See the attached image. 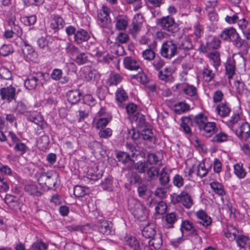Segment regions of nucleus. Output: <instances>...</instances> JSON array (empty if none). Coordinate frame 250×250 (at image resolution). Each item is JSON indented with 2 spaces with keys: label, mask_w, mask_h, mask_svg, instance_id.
<instances>
[{
  "label": "nucleus",
  "mask_w": 250,
  "mask_h": 250,
  "mask_svg": "<svg viewBox=\"0 0 250 250\" xmlns=\"http://www.w3.org/2000/svg\"><path fill=\"white\" fill-rule=\"evenodd\" d=\"M234 87L237 92L240 94L247 95L248 93V90L245 87V84L241 81H236L234 83Z\"/></svg>",
  "instance_id": "4c0bfd02"
},
{
  "label": "nucleus",
  "mask_w": 250,
  "mask_h": 250,
  "mask_svg": "<svg viewBox=\"0 0 250 250\" xmlns=\"http://www.w3.org/2000/svg\"><path fill=\"white\" fill-rule=\"evenodd\" d=\"M242 122H243V119L240 115L237 114L231 116V118L228 121V124L229 126H233L237 124L240 125Z\"/></svg>",
  "instance_id": "09e8293b"
},
{
  "label": "nucleus",
  "mask_w": 250,
  "mask_h": 250,
  "mask_svg": "<svg viewBox=\"0 0 250 250\" xmlns=\"http://www.w3.org/2000/svg\"><path fill=\"white\" fill-rule=\"evenodd\" d=\"M214 76V73L209 68L208 65L205 66L203 69V77L205 81L210 82Z\"/></svg>",
  "instance_id": "7c9ffc66"
},
{
  "label": "nucleus",
  "mask_w": 250,
  "mask_h": 250,
  "mask_svg": "<svg viewBox=\"0 0 250 250\" xmlns=\"http://www.w3.org/2000/svg\"><path fill=\"white\" fill-rule=\"evenodd\" d=\"M81 93L79 90H71L67 94V99L72 104L77 103L80 100Z\"/></svg>",
  "instance_id": "cd10ccee"
},
{
  "label": "nucleus",
  "mask_w": 250,
  "mask_h": 250,
  "mask_svg": "<svg viewBox=\"0 0 250 250\" xmlns=\"http://www.w3.org/2000/svg\"><path fill=\"white\" fill-rule=\"evenodd\" d=\"M159 158L154 153L148 155L146 162L150 165H155L159 162Z\"/></svg>",
  "instance_id": "0e129e2a"
},
{
  "label": "nucleus",
  "mask_w": 250,
  "mask_h": 250,
  "mask_svg": "<svg viewBox=\"0 0 250 250\" xmlns=\"http://www.w3.org/2000/svg\"><path fill=\"white\" fill-rule=\"evenodd\" d=\"M234 172L236 176L240 179L244 178L247 174L246 171L243 168L242 163H237L233 166Z\"/></svg>",
  "instance_id": "c85d7f7f"
},
{
  "label": "nucleus",
  "mask_w": 250,
  "mask_h": 250,
  "mask_svg": "<svg viewBox=\"0 0 250 250\" xmlns=\"http://www.w3.org/2000/svg\"><path fill=\"white\" fill-rule=\"evenodd\" d=\"M43 76V74L42 72H38L35 75H32L28 76L24 82L25 86L29 90L35 89L37 85L38 78Z\"/></svg>",
  "instance_id": "9b49d317"
},
{
  "label": "nucleus",
  "mask_w": 250,
  "mask_h": 250,
  "mask_svg": "<svg viewBox=\"0 0 250 250\" xmlns=\"http://www.w3.org/2000/svg\"><path fill=\"white\" fill-rule=\"evenodd\" d=\"M4 200L5 203L14 210L20 209L21 204L19 201L18 197L7 194L6 195Z\"/></svg>",
  "instance_id": "f8f14e48"
},
{
  "label": "nucleus",
  "mask_w": 250,
  "mask_h": 250,
  "mask_svg": "<svg viewBox=\"0 0 250 250\" xmlns=\"http://www.w3.org/2000/svg\"><path fill=\"white\" fill-rule=\"evenodd\" d=\"M165 219L167 224V227L168 228H172L173 224L177 220V216L175 213L171 212L166 215Z\"/></svg>",
  "instance_id": "79ce46f5"
},
{
  "label": "nucleus",
  "mask_w": 250,
  "mask_h": 250,
  "mask_svg": "<svg viewBox=\"0 0 250 250\" xmlns=\"http://www.w3.org/2000/svg\"><path fill=\"white\" fill-rule=\"evenodd\" d=\"M65 250H86L84 248L76 244H67L65 246Z\"/></svg>",
  "instance_id": "774afa93"
},
{
  "label": "nucleus",
  "mask_w": 250,
  "mask_h": 250,
  "mask_svg": "<svg viewBox=\"0 0 250 250\" xmlns=\"http://www.w3.org/2000/svg\"><path fill=\"white\" fill-rule=\"evenodd\" d=\"M189 109V106L185 102H179L174 105V111L177 114H182Z\"/></svg>",
  "instance_id": "72a5a7b5"
},
{
  "label": "nucleus",
  "mask_w": 250,
  "mask_h": 250,
  "mask_svg": "<svg viewBox=\"0 0 250 250\" xmlns=\"http://www.w3.org/2000/svg\"><path fill=\"white\" fill-rule=\"evenodd\" d=\"M236 242L237 246L241 248H244L250 241L249 236L244 235H239L236 238Z\"/></svg>",
  "instance_id": "e433bc0d"
},
{
  "label": "nucleus",
  "mask_w": 250,
  "mask_h": 250,
  "mask_svg": "<svg viewBox=\"0 0 250 250\" xmlns=\"http://www.w3.org/2000/svg\"><path fill=\"white\" fill-rule=\"evenodd\" d=\"M79 65L85 63L88 60L87 56L84 53H79L74 58L73 60Z\"/></svg>",
  "instance_id": "58836bf2"
},
{
  "label": "nucleus",
  "mask_w": 250,
  "mask_h": 250,
  "mask_svg": "<svg viewBox=\"0 0 250 250\" xmlns=\"http://www.w3.org/2000/svg\"><path fill=\"white\" fill-rule=\"evenodd\" d=\"M13 52V48L11 44H4L0 48V54L6 56Z\"/></svg>",
  "instance_id": "de8ad7c7"
},
{
  "label": "nucleus",
  "mask_w": 250,
  "mask_h": 250,
  "mask_svg": "<svg viewBox=\"0 0 250 250\" xmlns=\"http://www.w3.org/2000/svg\"><path fill=\"white\" fill-rule=\"evenodd\" d=\"M167 209V206L164 202H159L155 207V213L163 214L165 213Z\"/></svg>",
  "instance_id": "5fc2aeb1"
},
{
  "label": "nucleus",
  "mask_w": 250,
  "mask_h": 250,
  "mask_svg": "<svg viewBox=\"0 0 250 250\" xmlns=\"http://www.w3.org/2000/svg\"><path fill=\"white\" fill-rule=\"evenodd\" d=\"M22 52L24 57L26 59H29L30 61H33L37 57V54L34 51L33 47L28 44L26 42H24V45L22 47Z\"/></svg>",
  "instance_id": "6ab92c4d"
},
{
  "label": "nucleus",
  "mask_w": 250,
  "mask_h": 250,
  "mask_svg": "<svg viewBox=\"0 0 250 250\" xmlns=\"http://www.w3.org/2000/svg\"><path fill=\"white\" fill-rule=\"evenodd\" d=\"M56 174L54 171H47V172L42 173L38 178L39 184L41 185H44L48 180H52L56 178Z\"/></svg>",
  "instance_id": "393cba45"
},
{
  "label": "nucleus",
  "mask_w": 250,
  "mask_h": 250,
  "mask_svg": "<svg viewBox=\"0 0 250 250\" xmlns=\"http://www.w3.org/2000/svg\"><path fill=\"white\" fill-rule=\"evenodd\" d=\"M25 190L32 195L36 196L41 195V192L39 190L37 185L34 183H30L27 184L25 187Z\"/></svg>",
  "instance_id": "473e14b6"
},
{
  "label": "nucleus",
  "mask_w": 250,
  "mask_h": 250,
  "mask_svg": "<svg viewBox=\"0 0 250 250\" xmlns=\"http://www.w3.org/2000/svg\"><path fill=\"white\" fill-rule=\"evenodd\" d=\"M128 22L126 18L119 17L116 20V28L119 30H125L128 26Z\"/></svg>",
  "instance_id": "2f4dec72"
},
{
  "label": "nucleus",
  "mask_w": 250,
  "mask_h": 250,
  "mask_svg": "<svg viewBox=\"0 0 250 250\" xmlns=\"http://www.w3.org/2000/svg\"><path fill=\"white\" fill-rule=\"evenodd\" d=\"M98 229L101 233L105 235L112 234L114 232L112 223L105 220L100 222Z\"/></svg>",
  "instance_id": "4468645a"
},
{
  "label": "nucleus",
  "mask_w": 250,
  "mask_h": 250,
  "mask_svg": "<svg viewBox=\"0 0 250 250\" xmlns=\"http://www.w3.org/2000/svg\"><path fill=\"white\" fill-rule=\"evenodd\" d=\"M62 70L57 68L54 69L51 74V77L53 80L58 81L62 78L61 83H67L68 81V78L67 77H63L62 78Z\"/></svg>",
  "instance_id": "a878e982"
},
{
  "label": "nucleus",
  "mask_w": 250,
  "mask_h": 250,
  "mask_svg": "<svg viewBox=\"0 0 250 250\" xmlns=\"http://www.w3.org/2000/svg\"><path fill=\"white\" fill-rule=\"evenodd\" d=\"M209 59L212 61L213 65L217 69L220 64V54L218 52H214L208 55Z\"/></svg>",
  "instance_id": "ea45409f"
},
{
  "label": "nucleus",
  "mask_w": 250,
  "mask_h": 250,
  "mask_svg": "<svg viewBox=\"0 0 250 250\" xmlns=\"http://www.w3.org/2000/svg\"><path fill=\"white\" fill-rule=\"evenodd\" d=\"M122 80V78L119 74H112L108 79V83L110 85H117Z\"/></svg>",
  "instance_id": "8fccbe9b"
},
{
  "label": "nucleus",
  "mask_w": 250,
  "mask_h": 250,
  "mask_svg": "<svg viewBox=\"0 0 250 250\" xmlns=\"http://www.w3.org/2000/svg\"><path fill=\"white\" fill-rule=\"evenodd\" d=\"M182 90L184 93L188 97H196L197 89L192 85L188 83L184 84L182 86Z\"/></svg>",
  "instance_id": "5701e85b"
},
{
  "label": "nucleus",
  "mask_w": 250,
  "mask_h": 250,
  "mask_svg": "<svg viewBox=\"0 0 250 250\" xmlns=\"http://www.w3.org/2000/svg\"><path fill=\"white\" fill-rule=\"evenodd\" d=\"M22 20V21L26 25H33L37 21L36 17L35 15L23 17Z\"/></svg>",
  "instance_id": "e2e57ef3"
},
{
  "label": "nucleus",
  "mask_w": 250,
  "mask_h": 250,
  "mask_svg": "<svg viewBox=\"0 0 250 250\" xmlns=\"http://www.w3.org/2000/svg\"><path fill=\"white\" fill-rule=\"evenodd\" d=\"M229 137V135L226 133L221 131L214 136L213 140L218 143H222L227 141Z\"/></svg>",
  "instance_id": "a18cd8bd"
},
{
  "label": "nucleus",
  "mask_w": 250,
  "mask_h": 250,
  "mask_svg": "<svg viewBox=\"0 0 250 250\" xmlns=\"http://www.w3.org/2000/svg\"><path fill=\"white\" fill-rule=\"evenodd\" d=\"M220 36L225 41H233L235 40L238 41L240 39L239 35L232 27L225 28L221 33Z\"/></svg>",
  "instance_id": "6e6552de"
},
{
  "label": "nucleus",
  "mask_w": 250,
  "mask_h": 250,
  "mask_svg": "<svg viewBox=\"0 0 250 250\" xmlns=\"http://www.w3.org/2000/svg\"><path fill=\"white\" fill-rule=\"evenodd\" d=\"M110 22V20L109 16H104V15L98 13V23L103 27H107Z\"/></svg>",
  "instance_id": "c9c22d12"
},
{
  "label": "nucleus",
  "mask_w": 250,
  "mask_h": 250,
  "mask_svg": "<svg viewBox=\"0 0 250 250\" xmlns=\"http://www.w3.org/2000/svg\"><path fill=\"white\" fill-rule=\"evenodd\" d=\"M65 22L59 16H55L50 25V28L56 31L63 27Z\"/></svg>",
  "instance_id": "412c9836"
},
{
  "label": "nucleus",
  "mask_w": 250,
  "mask_h": 250,
  "mask_svg": "<svg viewBox=\"0 0 250 250\" xmlns=\"http://www.w3.org/2000/svg\"><path fill=\"white\" fill-rule=\"evenodd\" d=\"M99 75L97 71L95 70L89 69L85 72V75L84 76L85 79L87 81H94L98 79Z\"/></svg>",
  "instance_id": "c03bdc74"
},
{
  "label": "nucleus",
  "mask_w": 250,
  "mask_h": 250,
  "mask_svg": "<svg viewBox=\"0 0 250 250\" xmlns=\"http://www.w3.org/2000/svg\"><path fill=\"white\" fill-rule=\"evenodd\" d=\"M169 181L168 174L166 171L165 168H163L160 173V182L163 185H167Z\"/></svg>",
  "instance_id": "6e6d98bb"
},
{
  "label": "nucleus",
  "mask_w": 250,
  "mask_h": 250,
  "mask_svg": "<svg viewBox=\"0 0 250 250\" xmlns=\"http://www.w3.org/2000/svg\"><path fill=\"white\" fill-rule=\"evenodd\" d=\"M208 169L205 166L204 162L199 163L197 167V175L201 177H205L208 173Z\"/></svg>",
  "instance_id": "49530a36"
},
{
  "label": "nucleus",
  "mask_w": 250,
  "mask_h": 250,
  "mask_svg": "<svg viewBox=\"0 0 250 250\" xmlns=\"http://www.w3.org/2000/svg\"><path fill=\"white\" fill-rule=\"evenodd\" d=\"M235 133L239 138L247 140L250 137V125L247 122H242L236 129Z\"/></svg>",
  "instance_id": "0eeeda50"
},
{
  "label": "nucleus",
  "mask_w": 250,
  "mask_h": 250,
  "mask_svg": "<svg viewBox=\"0 0 250 250\" xmlns=\"http://www.w3.org/2000/svg\"><path fill=\"white\" fill-rule=\"evenodd\" d=\"M90 37L89 33L84 29H80L75 34L74 41L77 44L87 41Z\"/></svg>",
  "instance_id": "2eb2a0df"
},
{
  "label": "nucleus",
  "mask_w": 250,
  "mask_h": 250,
  "mask_svg": "<svg viewBox=\"0 0 250 250\" xmlns=\"http://www.w3.org/2000/svg\"><path fill=\"white\" fill-rule=\"evenodd\" d=\"M126 2L129 4L133 5V10L137 11L143 6L142 0H125Z\"/></svg>",
  "instance_id": "bf43d9fd"
},
{
  "label": "nucleus",
  "mask_w": 250,
  "mask_h": 250,
  "mask_svg": "<svg viewBox=\"0 0 250 250\" xmlns=\"http://www.w3.org/2000/svg\"><path fill=\"white\" fill-rule=\"evenodd\" d=\"M194 122L198 125L200 129L208 122L207 116L203 113H200L194 117Z\"/></svg>",
  "instance_id": "c756f323"
},
{
  "label": "nucleus",
  "mask_w": 250,
  "mask_h": 250,
  "mask_svg": "<svg viewBox=\"0 0 250 250\" xmlns=\"http://www.w3.org/2000/svg\"><path fill=\"white\" fill-rule=\"evenodd\" d=\"M195 215L199 220V223L203 226L207 227L211 224L212 222L211 217L203 209H200L196 212Z\"/></svg>",
  "instance_id": "ddd939ff"
},
{
  "label": "nucleus",
  "mask_w": 250,
  "mask_h": 250,
  "mask_svg": "<svg viewBox=\"0 0 250 250\" xmlns=\"http://www.w3.org/2000/svg\"><path fill=\"white\" fill-rule=\"evenodd\" d=\"M157 24L164 29L173 32L177 26L173 19L169 16L163 17L157 20Z\"/></svg>",
  "instance_id": "39448f33"
},
{
  "label": "nucleus",
  "mask_w": 250,
  "mask_h": 250,
  "mask_svg": "<svg viewBox=\"0 0 250 250\" xmlns=\"http://www.w3.org/2000/svg\"><path fill=\"white\" fill-rule=\"evenodd\" d=\"M117 157L119 161L122 162L123 163L127 162L130 160L129 155L124 152H120L117 153Z\"/></svg>",
  "instance_id": "338daca9"
},
{
  "label": "nucleus",
  "mask_w": 250,
  "mask_h": 250,
  "mask_svg": "<svg viewBox=\"0 0 250 250\" xmlns=\"http://www.w3.org/2000/svg\"><path fill=\"white\" fill-rule=\"evenodd\" d=\"M124 64L126 69L130 70H136L140 68L139 62L130 57H125L124 59Z\"/></svg>",
  "instance_id": "dca6fc26"
},
{
  "label": "nucleus",
  "mask_w": 250,
  "mask_h": 250,
  "mask_svg": "<svg viewBox=\"0 0 250 250\" xmlns=\"http://www.w3.org/2000/svg\"><path fill=\"white\" fill-rule=\"evenodd\" d=\"M134 169L138 172L144 173L148 169L147 163L145 161H139L135 164Z\"/></svg>",
  "instance_id": "37998d69"
},
{
  "label": "nucleus",
  "mask_w": 250,
  "mask_h": 250,
  "mask_svg": "<svg viewBox=\"0 0 250 250\" xmlns=\"http://www.w3.org/2000/svg\"><path fill=\"white\" fill-rule=\"evenodd\" d=\"M217 113L221 117L228 116L230 112V108L226 103L220 104L216 108Z\"/></svg>",
  "instance_id": "b1692460"
},
{
  "label": "nucleus",
  "mask_w": 250,
  "mask_h": 250,
  "mask_svg": "<svg viewBox=\"0 0 250 250\" xmlns=\"http://www.w3.org/2000/svg\"><path fill=\"white\" fill-rule=\"evenodd\" d=\"M159 173V169L155 167H151L148 168L147 174L151 179H155L157 178Z\"/></svg>",
  "instance_id": "3c124183"
},
{
  "label": "nucleus",
  "mask_w": 250,
  "mask_h": 250,
  "mask_svg": "<svg viewBox=\"0 0 250 250\" xmlns=\"http://www.w3.org/2000/svg\"><path fill=\"white\" fill-rule=\"evenodd\" d=\"M210 186L213 191L220 196H223L226 194V191L224 186L218 182L210 183Z\"/></svg>",
  "instance_id": "bb28decb"
},
{
  "label": "nucleus",
  "mask_w": 250,
  "mask_h": 250,
  "mask_svg": "<svg viewBox=\"0 0 250 250\" xmlns=\"http://www.w3.org/2000/svg\"><path fill=\"white\" fill-rule=\"evenodd\" d=\"M179 46L181 48L183 49H189L192 48L191 41L187 38L181 40Z\"/></svg>",
  "instance_id": "4d7b16f0"
},
{
  "label": "nucleus",
  "mask_w": 250,
  "mask_h": 250,
  "mask_svg": "<svg viewBox=\"0 0 250 250\" xmlns=\"http://www.w3.org/2000/svg\"><path fill=\"white\" fill-rule=\"evenodd\" d=\"M128 207L133 215L138 219L146 216L148 211L139 202L134 199H130L128 201Z\"/></svg>",
  "instance_id": "f257e3e1"
},
{
  "label": "nucleus",
  "mask_w": 250,
  "mask_h": 250,
  "mask_svg": "<svg viewBox=\"0 0 250 250\" xmlns=\"http://www.w3.org/2000/svg\"><path fill=\"white\" fill-rule=\"evenodd\" d=\"M128 96L125 90L121 87L118 88L115 92V99L118 105L121 106L122 104L128 100Z\"/></svg>",
  "instance_id": "a211bd4d"
},
{
  "label": "nucleus",
  "mask_w": 250,
  "mask_h": 250,
  "mask_svg": "<svg viewBox=\"0 0 250 250\" xmlns=\"http://www.w3.org/2000/svg\"><path fill=\"white\" fill-rule=\"evenodd\" d=\"M111 119V117H95L93 121V125L98 129L103 128L107 125Z\"/></svg>",
  "instance_id": "f3484780"
},
{
  "label": "nucleus",
  "mask_w": 250,
  "mask_h": 250,
  "mask_svg": "<svg viewBox=\"0 0 250 250\" xmlns=\"http://www.w3.org/2000/svg\"><path fill=\"white\" fill-rule=\"evenodd\" d=\"M162 244V241L160 236L153 238L152 239L149 241V245L153 246L155 249H160Z\"/></svg>",
  "instance_id": "13d9d810"
},
{
  "label": "nucleus",
  "mask_w": 250,
  "mask_h": 250,
  "mask_svg": "<svg viewBox=\"0 0 250 250\" xmlns=\"http://www.w3.org/2000/svg\"><path fill=\"white\" fill-rule=\"evenodd\" d=\"M177 45L172 41H167L163 43L161 50L163 57L170 59L177 54Z\"/></svg>",
  "instance_id": "20e7f679"
},
{
  "label": "nucleus",
  "mask_w": 250,
  "mask_h": 250,
  "mask_svg": "<svg viewBox=\"0 0 250 250\" xmlns=\"http://www.w3.org/2000/svg\"><path fill=\"white\" fill-rule=\"evenodd\" d=\"M67 53L70 56L71 59L73 60L79 53V49L73 44L68 43L66 47Z\"/></svg>",
  "instance_id": "a19ab883"
},
{
  "label": "nucleus",
  "mask_w": 250,
  "mask_h": 250,
  "mask_svg": "<svg viewBox=\"0 0 250 250\" xmlns=\"http://www.w3.org/2000/svg\"><path fill=\"white\" fill-rule=\"evenodd\" d=\"M0 174L2 176L14 177L15 172H14L8 166L3 165L0 166Z\"/></svg>",
  "instance_id": "f704fd0d"
},
{
  "label": "nucleus",
  "mask_w": 250,
  "mask_h": 250,
  "mask_svg": "<svg viewBox=\"0 0 250 250\" xmlns=\"http://www.w3.org/2000/svg\"><path fill=\"white\" fill-rule=\"evenodd\" d=\"M86 189L85 187L76 186L74 188V194L78 197H83L86 194Z\"/></svg>",
  "instance_id": "864d4df0"
},
{
  "label": "nucleus",
  "mask_w": 250,
  "mask_h": 250,
  "mask_svg": "<svg viewBox=\"0 0 250 250\" xmlns=\"http://www.w3.org/2000/svg\"><path fill=\"white\" fill-rule=\"evenodd\" d=\"M216 128V125L214 122H208L203 126L202 129L207 133H211L214 132Z\"/></svg>",
  "instance_id": "603ef678"
},
{
  "label": "nucleus",
  "mask_w": 250,
  "mask_h": 250,
  "mask_svg": "<svg viewBox=\"0 0 250 250\" xmlns=\"http://www.w3.org/2000/svg\"><path fill=\"white\" fill-rule=\"evenodd\" d=\"M236 60L239 61L243 65H245V58L241 54H234L232 57L228 58L226 64V71L229 79L231 78L235 73Z\"/></svg>",
  "instance_id": "7ed1b4c3"
},
{
  "label": "nucleus",
  "mask_w": 250,
  "mask_h": 250,
  "mask_svg": "<svg viewBox=\"0 0 250 250\" xmlns=\"http://www.w3.org/2000/svg\"><path fill=\"white\" fill-rule=\"evenodd\" d=\"M155 234V226L154 224H147L142 230V235L146 238H153Z\"/></svg>",
  "instance_id": "4be33fe9"
},
{
  "label": "nucleus",
  "mask_w": 250,
  "mask_h": 250,
  "mask_svg": "<svg viewBox=\"0 0 250 250\" xmlns=\"http://www.w3.org/2000/svg\"><path fill=\"white\" fill-rule=\"evenodd\" d=\"M238 233V230L233 226L228 225L224 229V234L230 241L234 240Z\"/></svg>",
  "instance_id": "aec40b11"
},
{
  "label": "nucleus",
  "mask_w": 250,
  "mask_h": 250,
  "mask_svg": "<svg viewBox=\"0 0 250 250\" xmlns=\"http://www.w3.org/2000/svg\"><path fill=\"white\" fill-rule=\"evenodd\" d=\"M112 134V130L109 128H106L100 130L99 132V136L100 138L107 139L111 136Z\"/></svg>",
  "instance_id": "680f3d73"
},
{
  "label": "nucleus",
  "mask_w": 250,
  "mask_h": 250,
  "mask_svg": "<svg viewBox=\"0 0 250 250\" xmlns=\"http://www.w3.org/2000/svg\"><path fill=\"white\" fill-rule=\"evenodd\" d=\"M144 22V18L142 15L136 14L132 21V28L131 32L133 36L137 34L141 29L142 24Z\"/></svg>",
  "instance_id": "9d476101"
},
{
  "label": "nucleus",
  "mask_w": 250,
  "mask_h": 250,
  "mask_svg": "<svg viewBox=\"0 0 250 250\" xmlns=\"http://www.w3.org/2000/svg\"><path fill=\"white\" fill-rule=\"evenodd\" d=\"M16 89L13 86H9L0 89V98L4 102L10 103L15 99Z\"/></svg>",
  "instance_id": "423d86ee"
},
{
  "label": "nucleus",
  "mask_w": 250,
  "mask_h": 250,
  "mask_svg": "<svg viewBox=\"0 0 250 250\" xmlns=\"http://www.w3.org/2000/svg\"><path fill=\"white\" fill-rule=\"evenodd\" d=\"M28 120L39 126L42 129L46 126V124L43 120L42 117L40 113L37 111L31 112L28 116Z\"/></svg>",
  "instance_id": "1a4fd4ad"
},
{
  "label": "nucleus",
  "mask_w": 250,
  "mask_h": 250,
  "mask_svg": "<svg viewBox=\"0 0 250 250\" xmlns=\"http://www.w3.org/2000/svg\"><path fill=\"white\" fill-rule=\"evenodd\" d=\"M171 202L174 204L181 203L187 208H189L193 205L191 196L186 191H182L179 194L173 193L171 195Z\"/></svg>",
  "instance_id": "f03ea898"
},
{
  "label": "nucleus",
  "mask_w": 250,
  "mask_h": 250,
  "mask_svg": "<svg viewBox=\"0 0 250 250\" xmlns=\"http://www.w3.org/2000/svg\"><path fill=\"white\" fill-rule=\"evenodd\" d=\"M171 69L166 68L164 71H161L159 72V77L161 80L165 81L171 75Z\"/></svg>",
  "instance_id": "69168bd1"
},
{
  "label": "nucleus",
  "mask_w": 250,
  "mask_h": 250,
  "mask_svg": "<svg viewBox=\"0 0 250 250\" xmlns=\"http://www.w3.org/2000/svg\"><path fill=\"white\" fill-rule=\"evenodd\" d=\"M48 37H41L37 41L39 47L42 49H47L48 45Z\"/></svg>",
  "instance_id": "052dcab7"
}]
</instances>
